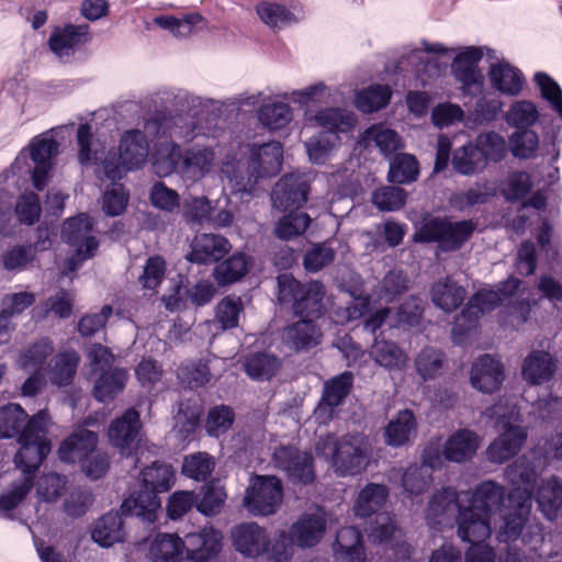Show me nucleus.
I'll return each instance as SVG.
<instances>
[{"label":"nucleus","instance_id":"nucleus-1","mask_svg":"<svg viewBox=\"0 0 562 562\" xmlns=\"http://www.w3.org/2000/svg\"><path fill=\"white\" fill-rule=\"evenodd\" d=\"M222 535L213 527L191 532L182 540L176 533H158L150 543L149 558L153 562H211L221 550Z\"/></svg>","mask_w":562,"mask_h":562},{"label":"nucleus","instance_id":"nucleus-2","mask_svg":"<svg viewBox=\"0 0 562 562\" xmlns=\"http://www.w3.org/2000/svg\"><path fill=\"white\" fill-rule=\"evenodd\" d=\"M319 454L330 458L334 472L338 476H355L367 470L372 458L369 439L361 434L321 437L316 443Z\"/></svg>","mask_w":562,"mask_h":562},{"label":"nucleus","instance_id":"nucleus-3","mask_svg":"<svg viewBox=\"0 0 562 562\" xmlns=\"http://www.w3.org/2000/svg\"><path fill=\"white\" fill-rule=\"evenodd\" d=\"M387 497L389 488L386 485L368 483L360 490L353 504V512L357 517L367 518L374 515V519L368 528V536L375 543L387 542L396 532L393 516L387 512H380Z\"/></svg>","mask_w":562,"mask_h":562},{"label":"nucleus","instance_id":"nucleus-4","mask_svg":"<svg viewBox=\"0 0 562 562\" xmlns=\"http://www.w3.org/2000/svg\"><path fill=\"white\" fill-rule=\"evenodd\" d=\"M49 416L42 409L33 415L26 429L18 437L20 449L15 453L14 463L22 475H31L40 468L50 451V442L46 437Z\"/></svg>","mask_w":562,"mask_h":562},{"label":"nucleus","instance_id":"nucleus-5","mask_svg":"<svg viewBox=\"0 0 562 562\" xmlns=\"http://www.w3.org/2000/svg\"><path fill=\"white\" fill-rule=\"evenodd\" d=\"M228 166V161H223L217 145L195 142L186 147L180 156L179 176L191 184L213 178L220 171L229 179H237V175L232 173Z\"/></svg>","mask_w":562,"mask_h":562},{"label":"nucleus","instance_id":"nucleus-6","mask_svg":"<svg viewBox=\"0 0 562 562\" xmlns=\"http://www.w3.org/2000/svg\"><path fill=\"white\" fill-rule=\"evenodd\" d=\"M476 224L472 220L451 222L447 218H431L416 233L420 241H438L440 247L448 250L460 248L473 234Z\"/></svg>","mask_w":562,"mask_h":562},{"label":"nucleus","instance_id":"nucleus-7","mask_svg":"<svg viewBox=\"0 0 562 562\" xmlns=\"http://www.w3.org/2000/svg\"><path fill=\"white\" fill-rule=\"evenodd\" d=\"M92 227V220L86 213H80L64 223L61 238L67 244L76 247V255L66 261V269L69 272L76 271L82 261L91 258L98 249L99 243L91 235Z\"/></svg>","mask_w":562,"mask_h":562},{"label":"nucleus","instance_id":"nucleus-8","mask_svg":"<svg viewBox=\"0 0 562 562\" xmlns=\"http://www.w3.org/2000/svg\"><path fill=\"white\" fill-rule=\"evenodd\" d=\"M283 498L282 483L276 476L256 475L246 490L243 505L254 516L277 513Z\"/></svg>","mask_w":562,"mask_h":562},{"label":"nucleus","instance_id":"nucleus-9","mask_svg":"<svg viewBox=\"0 0 562 562\" xmlns=\"http://www.w3.org/2000/svg\"><path fill=\"white\" fill-rule=\"evenodd\" d=\"M490 415H497V425L503 428L502 434L488 446L486 450L487 459L493 463H504L513 458L524 445L527 432L517 422V414L512 411L509 419L514 416V420H505V416L499 414L498 407H492Z\"/></svg>","mask_w":562,"mask_h":562},{"label":"nucleus","instance_id":"nucleus-10","mask_svg":"<svg viewBox=\"0 0 562 562\" xmlns=\"http://www.w3.org/2000/svg\"><path fill=\"white\" fill-rule=\"evenodd\" d=\"M272 463L293 482L307 484L315 477L312 454L294 446L277 447L272 453Z\"/></svg>","mask_w":562,"mask_h":562},{"label":"nucleus","instance_id":"nucleus-11","mask_svg":"<svg viewBox=\"0 0 562 562\" xmlns=\"http://www.w3.org/2000/svg\"><path fill=\"white\" fill-rule=\"evenodd\" d=\"M78 143V160L80 165H102L104 175L108 179L115 181L121 179V168L119 159L115 156H110L105 153L104 148L92 140L91 126L89 124H81L77 131Z\"/></svg>","mask_w":562,"mask_h":562},{"label":"nucleus","instance_id":"nucleus-12","mask_svg":"<svg viewBox=\"0 0 562 562\" xmlns=\"http://www.w3.org/2000/svg\"><path fill=\"white\" fill-rule=\"evenodd\" d=\"M353 374L345 371L324 383L323 393L314 415L321 423L333 418L335 408L341 405L351 391Z\"/></svg>","mask_w":562,"mask_h":562},{"label":"nucleus","instance_id":"nucleus-13","mask_svg":"<svg viewBox=\"0 0 562 562\" xmlns=\"http://www.w3.org/2000/svg\"><path fill=\"white\" fill-rule=\"evenodd\" d=\"M140 429L139 414L136 409H127L121 417L112 422L108 435L111 443L123 457H130L138 445Z\"/></svg>","mask_w":562,"mask_h":562},{"label":"nucleus","instance_id":"nucleus-14","mask_svg":"<svg viewBox=\"0 0 562 562\" xmlns=\"http://www.w3.org/2000/svg\"><path fill=\"white\" fill-rule=\"evenodd\" d=\"M282 154V146L279 142L254 146L250 149L248 161V182L255 183L259 178L276 176L281 169Z\"/></svg>","mask_w":562,"mask_h":562},{"label":"nucleus","instance_id":"nucleus-15","mask_svg":"<svg viewBox=\"0 0 562 562\" xmlns=\"http://www.w3.org/2000/svg\"><path fill=\"white\" fill-rule=\"evenodd\" d=\"M30 156L35 164L32 173L33 186L43 190L53 167V158L58 154L59 144L46 135L34 137L29 145Z\"/></svg>","mask_w":562,"mask_h":562},{"label":"nucleus","instance_id":"nucleus-16","mask_svg":"<svg viewBox=\"0 0 562 562\" xmlns=\"http://www.w3.org/2000/svg\"><path fill=\"white\" fill-rule=\"evenodd\" d=\"M308 187L297 175H285L274 186L271 200L276 209L288 211L301 207L307 200Z\"/></svg>","mask_w":562,"mask_h":562},{"label":"nucleus","instance_id":"nucleus-17","mask_svg":"<svg viewBox=\"0 0 562 562\" xmlns=\"http://www.w3.org/2000/svg\"><path fill=\"white\" fill-rule=\"evenodd\" d=\"M457 524L459 538L472 546L483 544L492 532V517L467 505L460 506Z\"/></svg>","mask_w":562,"mask_h":562},{"label":"nucleus","instance_id":"nucleus-18","mask_svg":"<svg viewBox=\"0 0 562 562\" xmlns=\"http://www.w3.org/2000/svg\"><path fill=\"white\" fill-rule=\"evenodd\" d=\"M467 506L490 517L505 508V488L494 481H484L473 492H462Z\"/></svg>","mask_w":562,"mask_h":562},{"label":"nucleus","instance_id":"nucleus-19","mask_svg":"<svg viewBox=\"0 0 562 562\" xmlns=\"http://www.w3.org/2000/svg\"><path fill=\"white\" fill-rule=\"evenodd\" d=\"M229 249L231 243L224 236L203 233L193 238L191 250L186 258L199 265L214 263L221 260Z\"/></svg>","mask_w":562,"mask_h":562},{"label":"nucleus","instance_id":"nucleus-20","mask_svg":"<svg viewBox=\"0 0 562 562\" xmlns=\"http://www.w3.org/2000/svg\"><path fill=\"white\" fill-rule=\"evenodd\" d=\"M506 480L514 486L508 495V502L514 499L531 501L536 483V470L526 457H520L507 467Z\"/></svg>","mask_w":562,"mask_h":562},{"label":"nucleus","instance_id":"nucleus-21","mask_svg":"<svg viewBox=\"0 0 562 562\" xmlns=\"http://www.w3.org/2000/svg\"><path fill=\"white\" fill-rule=\"evenodd\" d=\"M98 441L94 431L78 428L61 441L58 448L59 459L66 463H80L98 447Z\"/></svg>","mask_w":562,"mask_h":562},{"label":"nucleus","instance_id":"nucleus-22","mask_svg":"<svg viewBox=\"0 0 562 562\" xmlns=\"http://www.w3.org/2000/svg\"><path fill=\"white\" fill-rule=\"evenodd\" d=\"M234 546L247 557H258L269 549L270 540L265 528L256 522L241 524L233 529Z\"/></svg>","mask_w":562,"mask_h":562},{"label":"nucleus","instance_id":"nucleus-23","mask_svg":"<svg viewBox=\"0 0 562 562\" xmlns=\"http://www.w3.org/2000/svg\"><path fill=\"white\" fill-rule=\"evenodd\" d=\"M504 381V368L491 355L481 356L472 366L471 384L483 393H493Z\"/></svg>","mask_w":562,"mask_h":562},{"label":"nucleus","instance_id":"nucleus-24","mask_svg":"<svg viewBox=\"0 0 562 562\" xmlns=\"http://www.w3.org/2000/svg\"><path fill=\"white\" fill-rule=\"evenodd\" d=\"M326 520L321 514H304L289 529L290 542L300 548L316 546L324 536Z\"/></svg>","mask_w":562,"mask_h":562},{"label":"nucleus","instance_id":"nucleus-25","mask_svg":"<svg viewBox=\"0 0 562 562\" xmlns=\"http://www.w3.org/2000/svg\"><path fill=\"white\" fill-rule=\"evenodd\" d=\"M460 506H465L462 493H458L451 487H443L429 499L426 508V519L431 525L442 524L447 518L452 517L456 510L459 514Z\"/></svg>","mask_w":562,"mask_h":562},{"label":"nucleus","instance_id":"nucleus-26","mask_svg":"<svg viewBox=\"0 0 562 562\" xmlns=\"http://www.w3.org/2000/svg\"><path fill=\"white\" fill-rule=\"evenodd\" d=\"M480 447V437L472 430L463 428L453 432L442 447L443 459L453 463L470 461Z\"/></svg>","mask_w":562,"mask_h":562},{"label":"nucleus","instance_id":"nucleus-27","mask_svg":"<svg viewBox=\"0 0 562 562\" xmlns=\"http://www.w3.org/2000/svg\"><path fill=\"white\" fill-rule=\"evenodd\" d=\"M149 155V145L140 130L125 132L120 142V157L127 170L142 168Z\"/></svg>","mask_w":562,"mask_h":562},{"label":"nucleus","instance_id":"nucleus-28","mask_svg":"<svg viewBox=\"0 0 562 562\" xmlns=\"http://www.w3.org/2000/svg\"><path fill=\"white\" fill-rule=\"evenodd\" d=\"M153 23L180 40L204 30L207 24L205 18L199 12H190L180 16L162 14L156 16Z\"/></svg>","mask_w":562,"mask_h":562},{"label":"nucleus","instance_id":"nucleus-29","mask_svg":"<svg viewBox=\"0 0 562 562\" xmlns=\"http://www.w3.org/2000/svg\"><path fill=\"white\" fill-rule=\"evenodd\" d=\"M520 285V280L509 278L502 282L497 289H483L476 292L468 302L474 311L481 316L486 312L494 310L504 301L514 295Z\"/></svg>","mask_w":562,"mask_h":562},{"label":"nucleus","instance_id":"nucleus-30","mask_svg":"<svg viewBox=\"0 0 562 562\" xmlns=\"http://www.w3.org/2000/svg\"><path fill=\"white\" fill-rule=\"evenodd\" d=\"M89 41L88 24H67L57 29L49 38L50 49L60 58L70 56L75 48Z\"/></svg>","mask_w":562,"mask_h":562},{"label":"nucleus","instance_id":"nucleus-31","mask_svg":"<svg viewBox=\"0 0 562 562\" xmlns=\"http://www.w3.org/2000/svg\"><path fill=\"white\" fill-rule=\"evenodd\" d=\"M557 370V363L547 351L533 350L524 360L521 374L531 385L549 381Z\"/></svg>","mask_w":562,"mask_h":562},{"label":"nucleus","instance_id":"nucleus-32","mask_svg":"<svg viewBox=\"0 0 562 562\" xmlns=\"http://www.w3.org/2000/svg\"><path fill=\"white\" fill-rule=\"evenodd\" d=\"M319 328L311 319H301L283 330V341L295 351L308 350L321 342Z\"/></svg>","mask_w":562,"mask_h":562},{"label":"nucleus","instance_id":"nucleus-33","mask_svg":"<svg viewBox=\"0 0 562 562\" xmlns=\"http://www.w3.org/2000/svg\"><path fill=\"white\" fill-rule=\"evenodd\" d=\"M334 551L340 562H364L366 554L359 529L353 526L341 528L337 532Z\"/></svg>","mask_w":562,"mask_h":562},{"label":"nucleus","instance_id":"nucleus-34","mask_svg":"<svg viewBox=\"0 0 562 562\" xmlns=\"http://www.w3.org/2000/svg\"><path fill=\"white\" fill-rule=\"evenodd\" d=\"M417 422L411 409L400 411L384 430L385 442L392 447H402L416 436Z\"/></svg>","mask_w":562,"mask_h":562},{"label":"nucleus","instance_id":"nucleus-35","mask_svg":"<svg viewBox=\"0 0 562 562\" xmlns=\"http://www.w3.org/2000/svg\"><path fill=\"white\" fill-rule=\"evenodd\" d=\"M370 356L379 366L389 370L403 369L408 360L407 353L396 342L378 336L370 349Z\"/></svg>","mask_w":562,"mask_h":562},{"label":"nucleus","instance_id":"nucleus-36","mask_svg":"<svg viewBox=\"0 0 562 562\" xmlns=\"http://www.w3.org/2000/svg\"><path fill=\"white\" fill-rule=\"evenodd\" d=\"M465 295V289L449 277L438 280L431 288L432 303L446 313L457 310Z\"/></svg>","mask_w":562,"mask_h":562},{"label":"nucleus","instance_id":"nucleus-37","mask_svg":"<svg viewBox=\"0 0 562 562\" xmlns=\"http://www.w3.org/2000/svg\"><path fill=\"white\" fill-rule=\"evenodd\" d=\"M157 494L147 487L134 492L123 501L122 512L146 521H153L156 517V510L160 507V499Z\"/></svg>","mask_w":562,"mask_h":562},{"label":"nucleus","instance_id":"nucleus-38","mask_svg":"<svg viewBox=\"0 0 562 562\" xmlns=\"http://www.w3.org/2000/svg\"><path fill=\"white\" fill-rule=\"evenodd\" d=\"M182 123L181 116L172 117H153L144 123V131H140L145 137L168 136L170 138L190 139L192 137V123Z\"/></svg>","mask_w":562,"mask_h":562},{"label":"nucleus","instance_id":"nucleus-39","mask_svg":"<svg viewBox=\"0 0 562 562\" xmlns=\"http://www.w3.org/2000/svg\"><path fill=\"white\" fill-rule=\"evenodd\" d=\"M92 539L101 547H111L125 538L124 522L121 515L110 512L100 517L92 530Z\"/></svg>","mask_w":562,"mask_h":562},{"label":"nucleus","instance_id":"nucleus-40","mask_svg":"<svg viewBox=\"0 0 562 562\" xmlns=\"http://www.w3.org/2000/svg\"><path fill=\"white\" fill-rule=\"evenodd\" d=\"M360 143L366 147L374 145L385 157L403 147L401 136L382 124H375L367 128Z\"/></svg>","mask_w":562,"mask_h":562},{"label":"nucleus","instance_id":"nucleus-41","mask_svg":"<svg viewBox=\"0 0 562 562\" xmlns=\"http://www.w3.org/2000/svg\"><path fill=\"white\" fill-rule=\"evenodd\" d=\"M417 374L424 380H432L440 376L447 367V358L442 350L435 347H425L416 356L414 361Z\"/></svg>","mask_w":562,"mask_h":562},{"label":"nucleus","instance_id":"nucleus-42","mask_svg":"<svg viewBox=\"0 0 562 562\" xmlns=\"http://www.w3.org/2000/svg\"><path fill=\"white\" fill-rule=\"evenodd\" d=\"M530 501L518 499L513 512L504 508L499 512L502 525L499 527L498 539L502 542L517 540L521 532L525 516L528 514Z\"/></svg>","mask_w":562,"mask_h":562},{"label":"nucleus","instance_id":"nucleus-43","mask_svg":"<svg viewBox=\"0 0 562 562\" xmlns=\"http://www.w3.org/2000/svg\"><path fill=\"white\" fill-rule=\"evenodd\" d=\"M488 77L492 86L505 94L516 95L522 88L520 72L507 63L493 64Z\"/></svg>","mask_w":562,"mask_h":562},{"label":"nucleus","instance_id":"nucleus-44","mask_svg":"<svg viewBox=\"0 0 562 562\" xmlns=\"http://www.w3.org/2000/svg\"><path fill=\"white\" fill-rule=\"evenodd\" d=\"M128 373L124 369L114 368L103 371L93 387L94 397L102 403L110 402L125 387Z\"/></svg>","mask_w":562,"mask_h":562},{"label":"nucleus","instance_id":"nucleus-45","mask_svg":"<svg viewBox=\"0 0 562 562\" xmlns=\"http://www.w3.org/2000/svg\"><path fill=\"white\" fill-rule=\"evenodd\" d=\"M30 419L20 404L9 403L1 406L0 438H18L26 429Z\"/></svg>","mask_w":562,"mask_h":562},{"label":"nucleus","instance_id":"nucleus-46","mask_svg":"<svg viewBox=\"0 0 562 562\" xmlns=\"http://www.w3.org/2000/svg\"><path fill=\"white\" fill-rule=\"evenodd\" d=\"M243 367L250 379L265 381L279 370L280 360L269 352H255L245 358Z\"/></svg>","mask_w":562,"mask_h":562},{"label":"nucleus","instance_id":"nucleus-47","mask_svg":"<svg viewBox=\"0 0 562 562\" xmlns=\"http://www.w3.org/2000/svg\"><path fill=\"white\" fill-rule=\"evenodd\" d=\"M537 503L548 519L557 517L562 507V483L552 476L542 482L537 493Z\"/></svg>","mask_w":562,"mask_h":562},{"label":"nucleus","instance_id":"nucleus-48","mask_svg":"<svg viewBox=\"0 0 562 562\" xmlns=\"http://www.w3.org/2000/svg\"><path fill=\"white\" fill-rule=\"evenodd\" d=\"M182 151L180 146L173 140L161 143L153 157L155 173L159 177H167L172 172L179 173Z\"/></svg>","mask_w":562,"mask_h":562},{"label":"nucleus","instance_id":"nucleus-49","mask_svg":"<svg viewBox=\"0 0 562 562\" xmlns=\"http://www.w3.org/2000/svg\"><path fill=\"white\" fill-rule=\"evenodd\" d=\"M251 260L243 252H236L215 267V279L221 285L240 280L249 270Z\"/></svg>","mask_w":562,"mask_h":562},{"label":"nucleus","instance_id":"nucleus-50","mask_svg":"<svg viewBox=\"0 0 562 562\" xmlns=\"http://www.w3.org/2000/svg\"><path fill=\"white\" fill-rule=\"evenodd\" d=\"M324 285L318 281L305 283L302 295L295 304V315L318 317L324 308Z\"/></svg>","mask_w":562,"mask_h":562},{"label":"nucleus","instance_id":"nucleus-51","mask_svg":"<svg viewBox=\"0 0 562 562\" xmlns=\"http://www.w3.org/2000/svg\"><path fill=\"white\" fill-rule=\"evenodd\" d=\"M451 162L463 176L474 175L485 167L482 151L471 142L454 150Z\"/></svg>","mask_w":562,"mask_h":562},{"label":"nucleus","instance_id":"nucleus-52","mask_svg":"<svg viewBox=\"0 0 562 562\" xmlns=\"http://www.w3.org/2000/svg\"><path fill=\"white\" fill-rule=\"evenodd\" d=\"M33 487L31 475H21L0 495V514L9 517L27 496Z\"/></svg>","mask_w":562,"mask_h":562},{"label":"nucleus","instance_id":"nucleus-53","mask_svg":"<svg viewBox=\"0 0 562 562\" xmlns=\"http://www.w3.org/2000/svg\"><path fill=\"white\" fill-rule=\"evenodd\" d=\"M317 126L328 132H348L356 123L351 112L339 108H329L317 112L312 119Z\"/></svg>","mask_w":562,"mask_h":562},{"label":"nucleus","instance_id":"nucleus-54","mask_svg":"<svg viewBox=\"0 0 562 562\" xmlns=\"http://www.w3.org/2000/svg\"><path fill=\"white\" fill-rule=\"evenodd\" d=\"M418 175L417 159L409 154H398L390 162L387 179L393 183L408 184L415 181Z\"/></svg>","mask_w":562,"mask_h":562},{"label":"nucleus","instance_id":"nucleus-55","mask_svg":"<svg viewBox=\"0 0 562 562\" xmlns=\"http://www.w3.org/2000/svg\"><path fill=\"white\" fill-rule=\"evenodd\" d=\"M144 487L156 493L167 492L173 484L175 472L172 467L165 463L154 462L142 472Z\"/></svg>","mask_w":562,"mask_h":562},{"label":"nucleus","instance_id":"nucleus-56","mask_svg":"<svg viewBox=\"0 0 562 562\" xmlns=\"http://www.w3.org/2000/svg\"><path fill=\"white\" fill-rule=\"evenodd\" d=\"M391 90L387 86L373 85L356 95L355 104L363 113H372L387 105Z\"/></svg>","mask_w":562,"mask_h":562},{"label":"nucleus","instance_id":"nucleus-57","mask_svg":"<svg viewBox=\"0 0 562 562\" xmlns=\"http://www.w3.org/2000/svg\"><path fill=\"white\" fill-rule=\"evenodd\" d=\"M432 482V473L427 465L414 463L402 475V486L409 495L425 493Z\"/></svg>","mask_w":562,"mask_h":562},{"label":"nucleus","instance_id":"nucleus-58","mask_svg":"<svg viewBox=\"0 0 562 562\" xmlns=\"http://www.w3.org/2000/svg\"><path fill=\"white\" fill-rule=\"evenodd\" d=\"M311 222V217L304 212H290L278 221L274 234L280 239L290 240L302 235Z\"/></svg>","mask_w":562,"mask_h":562},{"label":"nucleus","instance_id":"nucleus-59","mask_svg":"<svg viewBox=\"0 0 562 562\" xmlns=\"http://www.w3.org/2000/svg\"><path fill=\"white\" fill-rule=\"evenodd\" d=\"M243 311L241 299L235 295H227L216 305L215 322L220 324L223 330L235 328L239 324Z\"/></svg>","mask_w":562,"mask_h":562},{"label":"nucleus","instance_id":"nucleus-60","mask_svg":"<svg viewBox=\"0 0 562 562\" xmlns=\"http://www.w3.org/2000/svg\"><path fill=\"white\" fill-rule=\"evenodd\" d=\"M212 202L206 196L189 195L182 202V217L191 225L207 224Z\"/></svg>","mask_w":562,"mask_h":562},{"label":"nucleus","instance_id":"nucleus-61","mask_svg":"<svg viewBox=\"0 0 562 562\" xmlns=\"http://www.w3.org/2000/svg\"><path fill=\"white\" fill-rule=\"evenodd\" d=\"M474 144L482 151L485 162L487 160L501 161L507 154L505 138L495 132L481 133Z\"/></svg>","mask_w":562,"mask_h":562},{"label":"nucleus","instance_id":"nucleus-62","mask_svg":"<svg viewBox=\"0 0 562 562\" xmlns=\"http://www.w3.org/2000/svg\"><path fill=\"white\" fill-rule=\"evenodd\" d=\"M68 480L65 475L50 472L43 474L36 486V493L41 501L56 502L66 492Z\"/></svg>","mask_w":562,"mask_h":562},{"label":"nucleus","instance_id":"nucleus-63","mask_svg":"<svg viewBox=\"0 0 562 562\" xmlns=\"http://www.w3.org/2000/svg\"><path fill=\"white\" fill-rule=\"evenodd\" d=\"M406 191L400 187H382L372 193L373 205L382 212H394L402 209L406 202Z\"/></svg>","mask_w":562,"mask_h":562},{"label":"nucleus","instance_id":"nucleus-64","mask_svg":"<svg viewBox=\"0 0 562 562\" xmlns=\"http://www.w3.org/2000/svg\"><path fill=\"white\" fill-rule=\"evenodd\" d=\"M79 358L76 352H63L55 357L50 369V381L56 385H67L71 382Z\"/></svg>","mask_w":562,"mask_h":562}]
</instances>
